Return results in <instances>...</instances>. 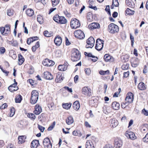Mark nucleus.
<instances>
[{"mask_svg": "<svg viewBox=\"0 0 148 148\" xmlns=\"http://www.w3.org/2000/svg\"><path fill=\"white\" fill-rule=\"evenodd\" d=\"M119 124L118 121L115 118L112 119L110 120V126L113 128L116 127Z\"/></svg>", "mask_w": 148, "mask_h": 148, "instance_id": "obj_18", "label": "nucleus"}, {"mask_svg": "<svg viewBox=\"0 0 148 148\" xmlns=\"http://www.w3.org/2000/svg\"><path fill=\"white\" fill-rule=\"evenodd\" d=\"M132 66L134 67H137L139 64V59L136 58H132L131 60Z\"/></svg>", "mask_w": 148, "mask_h": 148, "instance_id": "obj_13", "label": "nucleus"}, {"mask_svg": "<svg viewBox=\"0 0 148 148\" xmlns=\"http://www.w3.org/2000/svg\"><path fill=\"white\" fill-rule=\"evenodd\" d=\"M61 75L58 74L56 75V77L55 79V81L57 82H60L62 81V79H60Z\"/></svg>", "mask_w": 148, "mask_h": 148, "instance_id": "obj_46", "label": "nucleus"}, {"mask_svg": "<svg viewBox=\"0 0 148 148\" xmlns=\"http://www.w3.org/2000/svg\"><path fill=\"white\" fill-rule=\"evenodd\" d=\"M74 120L72 116H70L68 117L66 120V123L68 125H71L73 123Z\"/></svg>", "mask_w": 148, "mask_h": 148, "instance_id": "obj_29", "label": "nucleus"}, {"mask_svg": "<svg viewBox=\"0 0 148 148\" xmlns=\"http://www.w3.org/2000/svg\"><path fill=\"white\" fill-rule=\"evenodd\" d=\"M142 113L145 116L148 115V111L146 110L145 109H144L142 111Z\"/></svg>", "mask_w": 148, "mask_h": 148, "instance_id": "obj_60", "label": "nucleus"}, {"mask_svg": "<svg viewBox=\"0 0 148 148\" xmlns=\"http://www.w3.org/2000/svg\"><path fill=\"white\" fill-rule=\"evenodd\" d=\"M55 56L56 57H59L62 56V52L60 50H57L55 52Z\"/></svg>", "mask_w": 148, "mask_h": 148, "instance_id": "obj_39", "label": "nucleus"}, {"mask_svg": "<svg viewBox=\"0 0 148 148\" xmlns=\"http://www.w3.org/2000/svg\"><path fill=\"white\" fill-rule=\"evenodd\" d=\"M7 105L6 103H4L1 106L0 108L1 109H4L7 107Z\"/></svg>", "mask_w": 148, "mask_h": 148, "instance_id": "obj_64", "label": "nucleus"}, {"mask_svg": "<svg viewBox=\"0 0 148 148\" xmlns=\"http://www.w3.org/2000/svg\"><path fill=\"white\" fill-rule=\"evenodd\" d=\"M5 49L4 47H2L0 48V53L1 54H3L5 52Z\"/></svg>", "mask_w": 148, "mask_h": 148, "instance_id": "obj_54", "label": "nucleus"}, {"mask_svg": "<svg viewBox=\"0 0 148 148\" xmlns=\"http://www.w3.org/2000/svg\"><path fill=\"white\" fill-rule=\"evenodd\" d=\"M112 5L115 7H118L119 5L118 0H113Z\"/></svg>", "mask_w": 148, "mask_h": 148, "instance_id": "obj_49", "label": "nucleus"}, {"mask_svg": "<svg viewBox=\"0 0 148 148\" xmlns=\"http://www.w3.org/2000/svg\"><path fill=\"white\" fill-rule=\"evenodd\" d=\"M126 5L130 7L133 8L135 6L134 3L132 2V0H126Z\"/></svg>", "mask_w": 148, "mask_h": 148, "instance_id": "obj_26", "label": "nucleus"}, {"mask_svg": "<svg viewBox=\"0 0 148 148\" xmlns=\"http://www.w3.org/2000/svg\"><path fill=\"white\" fill-rule=\"evenodd\" d=\"M5 34H8L10 33V25H6L5 27Z\"/></svg>", "mask_w": 148, "mask_h": 148, "instance_id": "obj_34", "label": "nucleus"}, {"mask_svg": "<svg viewBox=\"0 0 148 148\" xmlns=\"http://www.w3.org/2000/svg\"><path fill=\"white\" fill-rule=\"evenodd\" d=\"M52 5L55 7L58 5L60 2V0H51Z\"/></svg>", "mask_w": 148, "mask_h": 148, "instance_id": "obj_41", "label": "nucleus"}, {"mask_svg": "<svg viewBox=\"0 0 148 148\" xmlns=\"http://www.w3.org/2000/svg\"><path fill=\"white\" fill-rule=\"evenodd\" d=\"M12 86H10L8 87V90L11 92H13L14 91L17 90L18 89V88L17 86L16 87H11Z\"/></svg>", "mask_w": 148, "mask_h": 148, "instance_id": "obj_40", "label": "nucleus"}, {"mask_svg": "<svg viewBox=\"0 0 148 148\" xmlns=\"http://www.w3.org/2000/svg\"><path fill=\"white\" fill-rule=\"evenodd\" d=\"M73 106L74 109L76 111L78 110L79 109L80 107L79 102L77 101L74 102Z\"/></svg>", "mask_w": 148, "mask_h": 148, "instance_id": "obj_25", "label": "nucleus"}, {"mask_svg": "<svg viewBox=\"0 0 148 148\" xmlns=\"http://www.w3.org/2000/svg\"><path fill=\"white\" fill-rule=\"evenodd\" d=\"M138 88L140 90H144L146 89V86L143 82H141L138 84Z\"/></svg>", "mask_w": 148, "mask_h": 148, "instance_id": "obj_22", "label": "nucleus"}, {"mask_svg": "<svg viewBox=\"0 0 148 148\" xmlns=\"http://www.w3.org/2000/svg\"><path fill=\"white\" fill-rule=\"evenodd\" d=\"M125 13L128 15H133L135 12L134 11L130 9L127 8L125 11Z\"/></svg>", "mask_w": 148, "mask_h": 148, "instance_id": "obj_36", "label": "nucleus"}, {"mask_svg": "<svg viewBox=\"0 0 148 148\" xmlns=\"http://www.w3.org/2000/svg\"><path fill=\"white\" fill-rule=\"evenodd\" d=\"M38 96L39 93L37 90H33L31 92V103L33 104L36 103L38 99Z\"/></svg>", "mask_w": 148, "mask_h": 148, "instance_id": "obj_1", "label": "nucleus"}, {"mask_svg": "<svg viewBox=\"0 0 148 148\" xmlns=\"http://www.w3.org/2000/svg\"><path fill=\"white\" fill-rule=\"evenodd\" d=\"M72 134L74 136H81L82 134L78 130H74L72 132Z\"/></svg>", "mask_w": 148, "mask_h": 148, "instance_id": "obj_42", "label": "nucleus"}, {"mask_svg": "<svg viewBox=\"0 0 148 148\" xmlns=\"http://www.w3.org/2000/svg\"><path fill=\"white\" fill-rule=\"evenodd\" d=\"M71 60L73 61H76L80 59V55L78 50L76 49L73 50L71 56Z\"/></svg>", "mask_w": 148, "mask_h": 148, "instance_id": "obj_3", "label": "nucleus"}, {"mask_svg": "<svg viewBox=\"0 0 148 148\" xmlns=\"http://www.w3.org/2000/svg\"><path fill=\"white\" fill-rule=\"evenodd\" d=\"M92 58L91 59V60L93 62L97 61L98 60V58L95 56H93Z\"/></svg>", "mask_w": 148, "mask_h": 148, "instance_id": "obj_62", "label": "nucleus"}, {"mask_svg": "<svg viewBox=\"0 0 148 148\" xmlns=\"http://www.w3.org/2000/svg\"><path fill=\"white\" fill-rule=\"evenodd\" d=\"M43 144L45 148H52L51 143L48 138H46L44 139Z\"/></svg>", "mask_w": 148, "mask_h": 148, "instance_id": "obj_8", "label": "nucleus"}, {"mask_svg": "<svg viewBox=\"0 0 148 148\" xmlns=\"http://www.w3.org/2000/svg\"><path fill=\"white\" fill-rule=\"evenodd\" d=\"M38 127L42 132H43L45 130V127L39 125H38Z\"/></svg>", "mask_w": 148, "mask_h": 148, "instance_id": "obj_58", "label": "nucleus"}, {"mask_svg": "<svg viewBox=\"0 0 148 148\" xmlns=\"http://www.w3.org/2000/svg\"><path fill=\"white\" fill-rule=\"evenodd\" d=\"M95 42V41L94 38L92 37H90L87 40V45L86 46V48H92L94 45Z\"/></svg>", "mask_w": 148, "mask_h": 148, "instance_id": "obj_5", "label": "nucleus"}, {"mask_svg": "<svg viewBox=\"0 0 148 148\" xmlns=\"http://www.w3.org/2000/svg\"><path fill=\"white\" fill-rule=\"evenodd\" d=\"M10 112V116H12L14 114L15 110L14 108H11Z\"/></svg>", "mask_w": 148, "mask_h": 148, "instance_id": "obj_57", "label": "nucleus"}, {"mask_svg": "<svg viewBox=\"0 0 148 148\" xmlns=\"http://www.w3.org/2000/svg\"><path fill=\"white\" fill-rule=\"evenodd\" d=\"M103 111L104 113L106 114H108L109 113V111H107V108L105 106L103 108Z\"/></svg>", "mask_w": 148, "mask_h": 148, "instance_id": "obj_59", "label": "nucleus"}, {"mask_svg": "<svg viewBox=\"0 0 148 148\" xmlns=\"http://www.w3.org/2000/svg\"><path fill=\"white\" fill-rule=\"evenodd\" d=\"M103 41L99 39H97L96 42L95 49L98 51L101 50L103 47Z\"/></svg>", "mask_w": 148, "mask_h": 148, "instance_id": "obj_7", "label": "nucleus"}, {"mask_svg": "<svg viewBox=\"0 0 148 148\" xmlns=\"http://www.w3.org/2000/svg\"><path fill=\"white\" fill-rule=\"evenodd\" d=\"M71 105V103H63L62 106L63 108L68 110L70 108Z\"/></svg>", "mask_w": 148, "mask_h": 148, "instance_id": "obj_27", "label": "nucleus"}, {"mask_svg": "<svg viewBox=\"0 0 148 148\" xmlns=\"http://www.w3.org/2000/svg\"><path fill=\"white\" fill-rule=\"evenodd\" d=\"M18 64L19 65H21L24 62L25 60L24 59L21 54L18 55Z\"/></svg>", "mask_w": 148, "mask_h": 148, "instance_id": "obj_28", "label": "nucleus"}, {"mask_svg": "<svg viewBox=\"0 0 148 148\" xmlns=\"http://www.w3.org/2000/svg\"><path fill=\"white\" fill-rule=\"evenodd\" d=\"M54 42L57 46H60L62 42V39L59 36H56L55 38Z\"/></svg>", "mask_w": 148, "mask_h": 148, "instance_id": "obj_16", "label": "nucleus"}, {"mask_svg": "<svg viewBox=\"0 0 148 148\" xmlns=\"http://www.w3.org/2000/svg\"><path fill=\"white\" fill-rule=\"evenodd\" d=\"M87 19L89 21H92V16L91 15H89L87 16Z\"/></svg>", "mask_w": 148, "mask_h": 148, "instance_id": "obj_63", "label": "nucleus"}, {"mask_svg": "<svg viewBox=\"0 0 148 148\" xmlns=\"http://www.w3.org/2000/svg\"><path fill=\"white\" fill-rule=\"evenodd\" d=\"M82 93L86 96H90L91 95V90L87 87H84L82 89Z\"/></svg>", "mask_w": 148, "mask_h": 148, "instance_id": "obj_9", "label": "nucleus"}, {"mask_svg": "<svg viewBox=\"0 0 148 148\" xmlns=\"http://www.w3.org/2000/svg\"><path fill=\"white\" fill-rule=\"evenodd\" d=\"M44 35L47 37H49L52 35V33H50L47 31H45L44 32Z\"/></svg>", "mask_w": 148, "mask_h": 148, "instance_id": "obj_43", "label": "nucleus"}, {"mask_svg": "<svg viewBox=\"0 0 148 148\" xmlns=\"http://www.w3.org/2000/svg\"><path fill=\"white\" fill-rule=\"evenodd\" d=\"M42 63L44 66H52L55 64L54 62L47 59L43 60Z\"/></svg>", "mask_w": 148, "mask_h": 148, "instance_id": "obj_11", "label": "nucleus"}, {"mask_svg": "<svg viewBox=\"0 0 148 148\" xmlns=\"http://www.w3.org/2000/svg\"><path fill=\"white\" fill-rule=\"evenodd\" d=\"M100 25L97 23H93L89 24L88 26L89 29L93 30L100 28Z\"/></svg>", "mask_w": 148, "mask_h": 148, "instance_id": "obj_15", "label": "nucleus"}, {"mask_svg": "<svg viewBox=\"0 0 148 148\" xmlns=\"http://www.w3.org/2000/svg\"><path fill=\"white\" fill-rule=\"evenodd\" d=\"M43 77L45 78L48 80H51L53 77L51 74L48 71L45 72L43 73Z\"/></svg>", "mask_w": 148, "mask_h": 148, "instance_id": "obj_17", "label": "nucleus"}, {"mask_svg": "<svg viewBox=\"0 0 148 148\" xmlns=\"http://www.w3.org/2000/svg\"><path fill=\"white\" fill-rule=\"evenodd\" d=\"M22 99L21 96L20 95H18L16 96L15 99V102L16 103H20Z\"/></svg>", "mask_w": 148, "mask_h": 148, "instance_id": "obj_35", "label": "nucleus"}, {"mask_svg": "<svg viewBox=\"0 0 148 148\" xmlns=\"http://www.w3.org/2000/svg\"><path fill=\"white\" fill-rule=\"evenodd\" d=\"M7 13L8 15L10 16L13 15V11L12 10L9 9L7 10Z\"/></svg>", "mask_w": 148, "mask_h": 148, "instance_id": "obj_52", "label": "nucleus"}, {"mask_svg": "<svg viewBox=\"0 0 148 148\" xmlns=\"http://www.w3.org/2000/svg\"><path fill=\"white\" fill-rule=\"evenodd\" d=\"M125 135L127 138H129L131 140H135L136 138L135 134L132 132H126L125 133Z\"/></svg>", "mask_w": 148, "mask_h": 148, "instance_id": "obj_14", "label": "nucleus"}, {"mask_svg": "<svg viewBox=\"0 0 148 148\" xmlns=\"http://www.w3.org/2000/svg\"><path fill=\"white\" fill-rule=\"evenodd\" d=\"M39 145V140H34L31 143V147L32 148H37Z\"/></svg>", "mask_w": 148, "mask_h": 148, "instance_id": "obj_21", "label": "nucleus"}, {"mask_svg": "<svg viewBox=\"0 0 148 148\" xmlns=\"http://www.w3.org/2000/svg\"><path fill=\"white\" fill-rule=\"evenodd\" d=\"M60 16L56 14L53 17V20L57 23H58L59 20L60 18Z\"/></svg>", "mask_w": 148, "mask_h": 148, "instance_id": "obj_44", "label": "nucleus"}, {"mask_svg": "<svg viewBox=\"0 0 148 148\" xmlns=\"http://www.w3.org/2000/svg\"><path fill=\"white\" fill-rule=\"evenodd\" d=\"M143 141L145 142H148V133H147L143 138Z\"/></svg>", "mask_w": 148, "mask_h": 148, "instance_id": "obj_61", "label": "nucleus"}, {"mask_svg": "<svg viewBox=\"0 0 148 148\" xmlns=\"http://www.w3.org/2000/svg\"><path fill=\"white\" fill-rule=\"evenodd\" d=\"M86 148H95V147L92 142L87 140L86 144Z\"/></svg>", "mask_w": 148, "mask_h": 148, "instance_id": "obj_24", "label": "nucleus"}, {"mask_svg": "<svg viewBox=\"0 0 148 148\" xmlns=\"http://www.w3.org/2000/svg\"><path fill=\"white\" fill-rule=\"evenodd\" d=\"M71 27L73 29H76L80 26V24L78 20L76 18L72 19L70 23Z\"/></svg>", "mask_w": 148, "mask_h": 148, "instance_id": "obj_4", "label": "nucleus"}, {"mask_svg": "<svg viewBox=\"0 0 148 148\" xmlns=\"http://www.w3.org/2000/svg\"><path fill=\"white\" fill-rule=\"evenodd\" d=\"M0 31L1 34L3 35L6 34H5V28L4 27H1L0 28Z\"/></svg>", "mask_w": 148, "mask_h": 148, "instance_id": "obj_50", "label": "nucleus"}, {"mask_svg": "<svg viewBox=\"0 0 148 148\" xmlns=\"http://www.w3.org/2000/svg\"><path fill=\"white\" fill-rule=\"evenodd\" d=\"M24 136H20L18 137V143L19 144H21L24 143L25 140L24 139Z\"/></svg>", "mask_w": 148, "mask_h": 148, "instance_id": "obj_37", "label": "nucleus"}, {"mask_svg": "<svg viewBox=\"0 0 148 148\" xmlns=\"http://www.w3.org/2000/svg\"><path fill=\"white\" fill-rule=\"evenodd\" d=\"M105 10L106 11L108 12V13L109 15H111L110 12V7L109 5H107L106 6Z\"/></svg>", "mask_w": 148, "mask_h": 148, "instance_id": "obj_56", "label": "nucleus"}, {"mask_svg": "<svg viewBox=\"0 0 148 148\" xmlns=\"http://www.w3.org/2000/svg\"><path fill=\"white\" fill-rule=\"evenodd\" d=\"M35 110L34 111V113L36 114H39L42 112V109L41 107L38 105H36L35 106Z\"/></svg>", "mask_w": 148, "mask_h": 148, "instance_id": "obj_19", "label": "nucleus"}, {"mask_svg": "<svg viewBox=\"0 0 148 148\" xmlns=\"http://www.w3.org/2000/svg\"><path fill=\"white\" fill-rule=\"evenodd\" d=\"M59 20L58 23L60 24H65L67 22L66 20L63 16H60Z\"/></svg>", "mask_w": 148, "mask_h": 148, "instance_id": "obj_31", "label": "nucleus"}, {"mask_svg": "<svg viewBox=\"0 0 148 148\" xmlns=\"http://www.w3.org/2000/svg\"><path fill=\"white\" fill-rule=\"evenodd\" d=\"M9 55L12 58L15 59L16 58V56L15 52L13 50H11L9 52Z\"/></svg>", "mask_w": 148, "mask_h": 148, "instance_id": "obj_32", "label": "nucleus"}, {"mask_svg": "<svg viewBox=\"0 0 148 148\" xmlns=\"http://www.w3.org/2000/svg\"><path fill=\"white\" fill-rule=\"evenodd\" d=\"M133 95L131 92H129L127 94L125 98L126 101L128 103H131L133 100Z\"/></svg>", "mask_w": 148, "mask_h": 148, "instance_id": "obj_12", "label": "nucleus"}, {"mask_svg": "<svg viewBox=\"0 0 148 148\" xmlns=\"http://www.w3.org/2000/svg\"><path fill=\"white\" fill-rule=\"evenodd\" d=\"M119 27L114 23H110L108 26V31L111 34L117 33L119 31Z\"/></svg>", "mask_w": 148, "mask_h": 148, "instance_id": "obj_2", "label": "nucleus"}, {"mask_svg": "<svg viewBox=\"0 0 148 148\" xmlns=\"http://www.w3.org/2000/svg\"><path fill=\"white\" fill-rule=\"evenodd\" d=\"M30 38L31 39V40H30V41H32V42H33L35 40H37L38 39V37L37 36L33 37H31Z\"/></svg>", "mask_w": 148, "mask_h": 148, "instance_id": "obj_55", "label": "nucleus"}, {"mask_svg": "<svg viewBox=\"0 0 148 148\" xmlns=\"http://www.w3.org/2000/svg\"><path fill=\"white\" fill-rule=\"evenodd\" d=\"M114 146L116 148H120L122 145L123 142L122 140L119 138L115 139L114 142Z\"/></svg>", "mask_w": 148, "mask_h": 148, "instance_id": "obj_10", "label": "nucleus"}, {"mask_svg": "<svg viewBox=\"0 0 148 148\" xmlns=\"http://www.w3.org/2000/svg\"><path fill=\"white\" fill-rule=\"evenodd\" d=\"M112 107L114 110H117L119 108L120 104L117 102H114L112 104Z\"/></svg>", "mask_w": 148, "mask_h": 148, "instance_id": "obj_23", "label": "nucleus"}, {"mask_svg": "<svg viewBox=\"0 0 148 148\" xmlns=\"http://www.w3.org/2000/svg\"><path fill=\"white\" fill-rule=\"evenodd\" d=\"M104 59L106 62H112L114 61L113 58L108 54H106L104 56Z\"/></svg>", "mask_w": 148, "mask_h": 148, "instance_id": "obj_20", "label": "nucleus"}, {"mask_svg": "<svg viewBox=\"0 0 148 148\" xmlns=\"http://www.w3.org/2000/svg\"><path fill=\"white\" fill-rule=\"evenodd\" d=\"M55 122H53L51 125L48 127V130L49 131L51 130L54 128L55 125Z\"/></svg>", "mask_w": 148, "mask_h": 148, "instance_id": "obj_51", "label": "nucleus"}, {"mask_svg": "<svg viewBox=\"0 0 148 148\" xmlns=\"http://www.w3.org/2000/svg\"><path fill=\"white\" fill-rule=\"evenodd\" d=\"M38 22L40 24H42L43 22V17L41 15H38L37 17Z\"/></svg>", "mask_w": 148, "mask_h": 148, "instance_id": "obj_38", "label": "nucleus"}, {"mask_svg": "<svg viewBox=\"0 0 148 148\" xmlns=\"http://www.w3.org/2000/svg\"><path fill=\"white\" fill-rule=\"evenodd\" d=\"M129 64H124L122 66V68L123 70H127L129 69Z\"/></svg>", "mask_w": 148, "mask_h": 148, "instance_id": "obj_48", "label": "nucleus"}, {"mask_svg": "<svg viewBox=\"0 0 148 148\" xmlns=\"http://www.w3.org/2000/svg\"><path fill=\"white\" fill-rule=\"evenodd\" d=\"M66 66L64 65H60L58 66V70L61 71H64L67 69Z\"/></svg>", "mask_w": 148, "mask_h": 148, "instance_id": "obj_33", "label": "nucleus"}, {"mask_svg": "<svg viewBox=\"0 0 148 148\" xmlns=\"http://www.w3.org/2000/svg\"><path fill=\"white\" fill-rule=\"evenodd\" d=\"M27 116L29 118H30L31 119L33 120L35 119L36 118L35 115L32 113L28 114Z\"/></svg>", "mask_w": 148, "mask_h": 148, "instance_id": "obj_47", "label": "nucleus"}, {"mask_svg": "<svg viewBox=\"0 0 148 148\" xmlns=\"http://www.w3.org/2000/svg\"><path fill=\"white\" fill-rule=\"evenodd\" d=\"M34 14L33 10L31 9H28L26 11V14L29 16H32Z\"/></svg>", "mask_w": 148, "mask_h": 148, "instance_id": "obj_30", "label": "nucleus"}, {"mask_svg": "<svg viewBox=\"0 0 148 148\" xmlns=\"http://www.w3.org/2000/svg\"><path fill=\"white\" fill-rule=\"evenodd\" d=\"M85 71L86 74L87 75H89L91 73V70L90 69L87 68L85 69Z\"/></svg>", "mask_w": 148, "mask_h": 148, "instance_id": "obj_53", "label": "nucleus"}, {"mask_svg": "<svg viewBox=\"0 0 148 148\" xmlns=\"http://www.w3.org/2000/svg\"><path fill=\"white\" fill-rule=\"evenodd\" d=\"M109 73V71L107 70L106 71H100L99 72V73L101 75H105L106 74H108Z\"/></svg>", "mask_w": 148, "mask_h": 148, "instance_id": "obj_45", "label": "nucleus"}, {"mask_svg": "<svg viewBox=\"0 0 148 148\" xmlns=\"http://www.w3.org/2000/svg\"><path fill=\"white\" fill-rule=\"evenodd\" d=\"M75 36L78 39H82L85 37L84 33L81 30H78L75 31L74 33Z\"/></svg>", "mask_w": 148, "mask_h": 148, "instance_id": "obj_6", "label": "nucleus"}]
</instances>
